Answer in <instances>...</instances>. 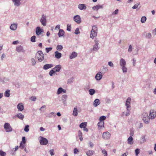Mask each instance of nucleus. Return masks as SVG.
I'll return each instance as SVG.
<instances>
[{
    "label": "nucleus",
    "instance_id": "f257e3e1",
    "mask_svg": "<svg viewBox=\"0 0 156 156\" xmlns=\"http://www.w3.org/2000/svg\"><path fill=\"white\" fill-rule=\"evenodd\" d=\"M131 98L130 97H128L126 101L125 106L126 109V116H129L130 114V111L129 108L130 107V101Z\"/></svg>",
    "mask_w": 156,
    "mask_h": 156
},
{
    "label": "nucleus",
    "instance_id": "f03ea898",
    "mask_svg": "<svg viewBox=\"0 0 156 156\" xmlns=\"http://www.w3.org/2000/svg\"><path fill=\"white\" fill-rule=\"evenodd\" d=\"M98 28L96 26H93L91 31L90 37L93 39L97 35Z\"/></svg>",
    "mask_w": 156,
    "mask_h": 156
},
{
    "label": "nucleus",
    "instance_id": "7ed1b4c3",
    "mask_svg": "<svg viewBox=\"0 0 156 156\" xmlns=\"http://www.w3.org/2000/svg\"><path fill=\"white\" fill-rule=\"evenodd\" d=\"M36 57L39 62H41L44 59V54L41 51H39L36 53Z\"/></svg>",
    "mask_w": 156,
    "mask_h": 156
},
{
    "label": "nucleus",
    "instance_id": "20e7f679",
    "mask_svg": "<svg viewBox=\"0 0 156 156\" xmlns=\"http://www.w3.org/2000/svg\"><path fill=\"white\" fill-rule=\"evenodd\" d=\"M39 140L41 145H46L48 144V141L47 139L43 136H39Z\"/></svg>",
    "mask_w": 156,
    "mask_h": 156
},
{
    "label": "nucleus",
    "instance_id": "39448f33",
    "mask_svg": "<svg viewBox=\"0 0 156 156\" xmlns=\"http://www.w3.org/2000/svg\"><path fill=\"white\" fill-rule=\"evenodd\" d=\"M40 21L42 25L46 26L47 24V20L46 16L44 14H42L41 17L40 19Z\"/></svg>",
    "mask_w": 156,
    "mask_h": 156
},
{
    "label": "nucleus",
    "instance_id": "423d86ee",
    "mask_svg": "<svg viewBox=\"0 0 156 156\" xmlns=\"http://www.w3.org/2000/svg\"><path fill=\"white\" fill-rule=\"evenodd\" d=\"M4 128L7 132H10L12 131V129L10 124L8 123H5L4 125Z\"/></svg>",
    "mask_w": 156,
    "mask_h": 156
},
{
    "label": "nucleus",
    "instance_id": "0eeeda50",
    "mask_svg": "<svg viewBox=\"0 0 156 156\" xmlns=\"http://www.w3.org/2000/svg\"><path fill=\"white\" fill-rule=\"evenodd\" d=\"M156 117V112L153 110H151L150 111L149 117L150 119H153Z\"/></svg>",
    "mask_w": 156,
    "mask_h": 156
},
{
    "label": "nucleus",
    "instance_id": "6e6552de",
    "mask_svg": "<svg viewBox=\"0 0 156 156\" xmlns=\"http://www.w3.org/2000/svg\"><path fill=\"white\" fill-rule=\"evenodd\" d=\"M111 135V134L110 133L107 131L103 133L102 137L105 140H108L110 138Z\"/></svg>",
    "mask_w": 156,
    "mask_h": 156
},
{
    "label": "nucleus",
    "instance_id": "1a4fd4ad",
    "mask_svg": "<svg viewBox=\"0 0 156 156\" xmlns=\"http://www.w3.org/2000/svg\"><path fill=\"white\" fill-rule=\"evenodd\" d=\"M73 20L77 23H80L81 22V18L78 15L75 16L73 17Z\"/></svg>",
    "mask_w": 156,
    "mask_h": 156
},
{
    "label": "nucleus",
    "instance_id": "9d476101",
    "mask_svg": "<svg viewBox=\"0 0 156 156\" xmlns=\"http://www.w3.org/2000/svg\"><path fill=\"white\" fill-rule=\"evenodd\" d=\"M44 32L43 29H41L39 27H36V33L37 35H39L41 34L42 33Z\"/></svg>",
    "mask_w": 156,
    "mask_h": 156
},
{
    "label": "nucleus",
    "instance_id": "9b49d317",
    "mask_svg": "<svg viewBox=\"0 0 156 156\" xmlns=\"http://www.w3.org/2000/svg\"><path fill=\"white\" fill-rule=\"evenodd\" d=\"M102 77L103 75L102 73L101 72H99L96 75L95 78L96 80L98 81L100 80Z\"/></svg>",
    "mask_w": 156,
    "mask_h": 156
},
{
    "label": "nucleus",
    "instance_id": "f8f14e48",
    "mask_svg": "<svg viewBox=\"0 0 156 156\" xmlns=\"http://www.w3.org/2000/svg\"><path fill=\"white\" fill-rule=\"evenodd\" d=\"M16 50L18 53L24 52L23 47L21 45H18L16 46Z\"/></svg>",
    "mask_w": 156,
    "mask_h": 156
},
{
    "label": "nucleus",
    "instance_id": "ddd939ff",
    "mask_svg": "<svg viewBox=\"0 0 156 156\" xmlns=\"http://www.w3.org/2000/svg\"><path fill=\"white\" fill-rule=\"evenodd\" d=\"M78 7L79 9L80 10H85L86 9V5L84 4H80L78 5Z\"/></svg>",
    "mask_w": 156,
    "mask_h": 156
},
{
    "label": "nucleus",
    "instance_id": "4468645a",
    "mask_svg": "<svg viewBox=\"0 0 156 156\" xmlns=\"http://www.w3.org/2000/svg\"><path fill=\"white\" fill-rule=\"evenodd\" d=\"M22 0H12L13 3L15 6H18L21 5L20 1Z\"/></svg>",
    "mask_w": 156,
    "mask_h": 156
},
{
    "label": "nucleus",
    "instance_id": "2eb2a0df",
    "mask_svg": "<svg viewBox=\"0 0 156 156\" xmlns=\"http://www.w3.org/2000/svg\"><path fill=\"white\" fill-rule=\"evenodd\" d=\"M119 64L121 67L126 66V62L124 59L121 58L119 61Z\"/></svg>",
    "mask_w": 156,
    "mask_h": 156
},
{
    "label": "nucleus",
    "instance_id": "dca6fc26",
    "mask_svg": "<svg viewBox=\"0 0 156 156\" xmlns=\"http://www.w3.org/2000/svg\"><path fill=\"white\" fill-rule=\"evenodd\" d=\"M63 92L64 93H66V90L65 89H63L62 87H59L57 90V94H59L62 93Z\"/></svg>",
    "mask_w": 156,
    "mask_h": 156
},
{
    "label": "nucleus",
    "instance_id": "f3484780",
    "mask_svg": "<svg viewBox=\"0 0 156 156\" xmlns=\"http://www.w3.org/2000/svg\"><path fill=\"white\" fill-rule=\"evenodd\" d=\"M53 67V65L52 64H46L43 67L44 70H47Z\"/></svg>",
    "mask_w": 156,
    "mask_h": 156
},
{
    "label": "nucleus",
    "instance_id": "a211bd4d",
    "mask_svg": "<svg viewBox=\"0 0 156 156\" xmlns=\"http://www.w3.org/2000/svg\"><path fill=\"white\" fill-rule=\"evenodd\" d=\"M77 53L75 51H73L69 56V58L70 59L75 58L77 56Z\"/></svg>",
    "mask_w": 156,
    "mask_h": 156
},
{
    "label": "nucleus",
    "instance_id": "6ab92c4d",
    "mask_svg": "<svg viewBox=\"0 0 156 156\" xmlns=\"http://www.w3.org/2000/svg\"><path fill=\"white\" fill-rule=\"evenodd\" d=\"M103 8L102 5H98L93 6L92 8L93 10L97 11L99 9L102 8Z\"/></svg>",
    "mask_w": 156,
    "mask_h": 156
},
{
    "label": "nucleus",
    "instance_id": "aec40b11",
    "mask_svg": "<svg viewBox=\"0 0 156 156\" xmlns=\"http://www.w3.org/2000/svg\"><path fill=\"white\" fill-rule=\"evenodd\" d=\"M17 25L16 23H13L11 25L10 27V29L12 30H16L17 28Z\"/></svg>",
    "mask_w": 156,
    "mask_h": 156
},
{
    "label": "nucleus",
    "instance_id": "412c9836",
    "mask_svg": "<svg viewBox=\"0 0 156 156\" xmlns=\"http://www.w3.org/2000/svg\"><path fill=\"white\" fill-rule=\"evenodd\" d=\"M17 108L19 110L22 111L23 109L24 106L22 103H20L17 105Z\"/></svg>",
    "mask_w": 156,
    "mask_h": 156
},
{
    "label": "nucleus",
    "instance_id": "4be33fe9",
    "mask_svg": "<svg viewBox=\"0 0 156 156\" xmlns=\"http://www.w3.org/2000/svg\"><path fill=\"white\" fill-rule=\"evenodd\" d=\"M55 56L56 58L59 59L61 57L62 54L58 51H56L55 52Z\"/></svg>",
    "mask_w": 156,
    "mask_h": 156
},
{
    "label": "nucleus",
    "instance_id": "5701e85b",
    "mask_svg": "<svg viewBox=\"0 0 156 156\" xmlns=\"http://www.w3.org/2000/svg\"><path fill=\"white\" fill-rule=\"evenodd\" d=\"M100 103V101L98 99H96L94 101L93 105L95 107H96L99 105Z\"/></svg>",
    "mask_w": 156,
    "mask_h": 156
},
{
    "label": "nucleus",
    "instance_id": "b1692460",
    "mask_svg": "<svg viewBox=\"0 0 156 156\" xmlns=\"http://www.w3.org/2000/svg\"><path fill=\"white\" fill-rule=\"evenodd\" d=\"M65 34L64 30L62 29H59L58 35L59 37L63 36Z\"/></svg>",
    "mask_w": 156,
    "mask_h": 156
},
{
    "label": "nucleus",
    "instance_id": "393cba45",
    "mask_svg": "<svg viewBox=\"0 0 156 156\" xmlns=\"http://www.w3.org/2000/svg\"><path fill=\"white\" fill-rule=\"evenodd\" d=\"M77 107L75 106L74 107L73 113V115L75 116H77L78 115Z\"/></svg>",
    "mask_w": 156,
    "mask_h": 156
},
{
    "label": "nucleus",
    "instance_id": "a878e982",
    "mask_svg": "<svg viewBox=\"0 0 156 156\" xmlns=\"http://www.w3.org/2000/svg\"><path fill=\"white\" fill-rule=\"evenodd\" d=\"M78 135L80 141H82L83 140L82 133L81 131L80 130H79L78 131Z\"/></svg>",
    "mask_w": 156,
    "mask_h": 156
},
{
    "label": "nucleus",
    "instance_id": "bb28decb",
    "mask_svg": "<svg viewBox=\"0 0 156 156\" xmlns=\"http://www.w3.org/2000/svg\"><path fill=\"white\" fill-rule=\"evenodd\" d=\"M62 68V66L60 65L56 66L55 67V72H59Z\"/></svg>",
    "mask_w": 156,
    "mask_h": 156
},
{
    "label": "nucleus",
    "instance_id": "cd10ccee",
    "mask_svg": "<svg viewBox=\"0 0 156 156\" xmlns=\"http://www.w3.org/2000/svg\"><path fill=\"white\" fill-rule=\"evenodd\" d=\"M94 153V151L93 150H89L87 152L86 154L87 156H91L93 155Z\"/></svg>",
    "mask_w": 156,
    "mask_h": 156
},
{
    "label": "nucleus",
    "instance_id": "c85d7f7f",
    "mask_svg": "<svg viewBox=\"0 0 156 156\" xmlns=\"http://www.w3.org/2000/svg\"><path fill=\"white\" fill-rule=\"evenodd\" d=\"M16 116L21 120H23L24 118V116L21 113L18 114Z\"/></svg>",
    "mask_w": 156,
    "mask_h": 156
},
{
    "label": "nucleus",
    "instance_id": "c756f323",
    "mask_svg": "<svg viewBox=\"0 0 156 156\" xmlns=\"http://www.w3.org/2000/svg\"><path fill=\"white\" fill-rule=\"evenodd\" d=\"M133 140V138L131 136H130L127 140L128 143L129 144H133L132 141Z\"/></svg>",
    "mask_w": 156,
    "mask_h": 156
},
{
    "label": "nucleus",
    "instance_id": "7c9ffc66",
    "mask_svg": "<svg viewBox=\"0 0 156 156\" xmlns=\"http://www.w3.org/2000/svg\"><path fill=\"white\" fill-rule=\"evenodd\" d=\"M146 33L145 37L147 39H150L151 37V34L150 33H147L145 32L144 33V34Z\"/></svg>",
    "mask_w": 156,
    "mask_h": 156
},
{
    "label": "nucleus",
    "instance_id": "2f4dec72",
    "mask_svg": "<svg viewBox=\"0 0 156 156\" xmlns=\"http://www.w3.org/2000/svg\"><path fill=\"white\" fill-rule=\"evenodd\" d=\"M56 116L55 114L53 112H51L49 114H48L47 116V117L48 118H51L55 116Z\"/></svg>",
    "mask_w": 156,
    "mask_h": 156
},
{
    "label": "nucleus",
    "instance_id": "473e14b6",
    "mask_svg": "<svg viewBox=\"0 0 156 156\" xmlns=\"http://www.w3.org/2000/svg\"><path fill=\"white\" fill-rule=\"evenodd\" d=\"M89 92L90 95H92L95 94V91L94 89H91L89 90Z\"/></svg>",
    "mask_w": 156,
    "mask_h": 156
},
{
    "label": "nucleus",
    "instance_id": "72a5a7b5",
    "mask_svg": "<svg viewBox=\"0 0 156 156\" xmlns=\"http://www.w3.org/2000/svg\"><path fill=\"white\" fill-rule=\"evenodd\" d=\"M150 119L149 117H148L147 118H145L142 119L145 123L148 124L149 122Z\"/></svg>",
    "mask_w": 156,
    "mask_h": 156
},
{
    "label": "nucleus",
    "instance_id": "f704fd0d",
    "mask_svg": "<svg viewBox=\"0 0 156 156\" xmlns=\"http://www.w3.org/2000/svg\"><path fill=\"white\" fill-rule=\"evenodd\" d=\"M10 90H6L4 94V95L6 97H9L10 94L9 93Z\"/></svg>",
    "mask_w": 156,
    "mask_h": 156
},
{
    "label": "nucleus",
    "instance_id": "c9c22d12",
    "mask_svg": "<svg viewBox=\"0 0 156 156\" xmlns=\"http://www.w3.org/2000/svg\"><path fill=\"white\" fill-rule=\"evenodd\" d=\"M87 126V123L85 122H82L81 123L79 126L80 128H84V127H85Z\"/></svg>",
    "mask_w": 156,
    "mask_h": 156
},
{
    "label": "nucleus",
    "instance_id": "e433bc0d",
    "mask_svg": "<svg viewBox=\"0 0 156 156\" xmlns=\"http://www.w3.org/2000/svg\"><path fill=\"white\" fill-rule=\"evenodd\" d=\"M122 69L123 73H126L127 71V69L126 66H122Z\"/></svg>",
    "mask_w": 156,
    "mask_h": 156
},
{
    "label": "nucleus",
    "instance_id": "4c0bfd02",
    "mask_svg": "<svg viewBox=\"0 0 156 156\" xmlns=\"http://www.w3.org/2000/svg\"><path fill=\"white\" fill-rule=\"evenodd\" d=\"M148 117H149V116H148V114L147 113L144 112L143 114L142 115V119H144L145 118H147Z\"/></svg>",
    "mask_w": 156,
    "mask_h": 156
},
{
    "label": "nucleus",
    "instance_id": "58836bf2",
    "mask_svg": "<svg viewBox=\"0 0 156 156\" xmlns=\"http://www.w3.org/2000/svg\"><path fill=\"white\" fill-rule=\"evenodd\" d=\"M146 17L145 16H143L141 17L140 21L142 23H144L146 22Z\"/></svg>",
    "mask_w": 156,
    "mask_h": 156
},
{
    "label": "nucleus",
    "instance_id": "ea45409f",
    "mask_svg": "<svg viewBox=\"0 0 156 156\" xmlns=\"http://www.w3.org/2000/svg\"><path fill=\"white\" fill-rule=\"evenodd\" d=\"M63 48V47L62 45H58L56 47V49L57 50L60 51Z\"/></svg>",
    "mask_w": 156,
    "mask_h": 156
},
{
    "label": "nucleus",
    "instance_id": "a19ab883",
    "mask_svg": "<svg viewBox=\"0 0 156 156\" xmlns=\"http://www.w3.org/2000/svg\"><path fill=\"white\" fill-rule=\"evenodd\" d=\"M146 141V140L145 139V137L144 136H142L141 137V140L140 143L142 144L145 142Z\"/></svg>",
    "mask_w": 156,
    "mask_h": 156
},
{
    "label": "nucleus",
    "instance_id": "79ce46f5",
    "mask_svg": "<svg viewBox=\"0 0 156 156\" xmlns=\"http://www.w3.org/2000/svg\"><path fill=\"white\" fill-rule=\"evenodd\" d=\"M98 127H103L104 126V122H103L100 121L98 122Z\"/></svg>",
    "mask_w": 156,
    "mask_h": 156
},
{
    "label": "nucleus",
    "instance_id": "37998d69",
    "mask_svg": "<svg viewBox=\"0 0 156 156\" xmlns=\"http://www.w3.org/2000/svg\"><path fill=\"white\" fill-rule=\"evenodd\" d=\"M74 81V78L73 77L69 79L67 81L68 84H71Z\"/></svg>",
    "mask_w": 156,
    "mask_h": 156
},
{
    "label": "nucleus",
    "instance_id": "c03bdc74",
    "mask_svg": "<svg viewBox=\"0 0 156 156\" xmlns=\"http://www.w3.org/2000/svg\"><path fill=\"white\" fill-rule=\"evenodd\" d=\"M29 125H27L25 126L24 130L26 132H28L29 131Z\"/></svg>",
    "mask_w": 156,
    "mask_h": 156
},
{
    "label": "nucleus",
    "instance_id": "a18cd8bd",
    "mask_svg": "<svg viewBox=\"0 0 156 156\" xmlns=\"http://www.w3.org/2000/svg\"><path fill=\"white\" fill-rule=\"evenodd\" d=\"M6 155V153L2 150H0V155L1 156H5Z\"/></svg>",
    "mask_w": 156,
    "mask_h": 156
},
{
    "label": "nucleus",
    "instance_id": "49530a36",
    "mask_svg": "<svg viewBox=\"0 0 156 156\" xmlns=\"http://www.w3.org/2000/svg\"><path fill=\"white\" fill-rule=\"evenodd\" d=\"M134 130L133 128H132L130 129V136H132L133 135L134 133Z\"/></svg>",
    "mask_w": 156,
    "mask_h": 156
},
{
    "label": "nucleus",
    "instance_id": "de8ad7c7",
    "mask_svg": "<svg viewBox=\"0 0 156 156\" xmlns=\"http://www.w3.org/2000/svg\"><path fill=\"white\" fill-rule=\"evenodd\" d=\"M36 36H33L30 38V40L32 42H35L36 41Z\"/></svg>",
    "mask_w": 156,
    "mask_h": 156
},
{
    "label": "nucleus",
    "instance_id": "09e8293b",
    "mask_svg": "<svg viewBox=\"0 0 156 156\" xmlns=\"http://www.w3.org/2000/svg\"><path fill=\"white\" fill-rule=\"evenodd\" d=\"M106 119V117L105 116H101L99 118V120L100 121L103 122V121L105 120Z\"/></svg>",
    "mask_w": 156,
    "mask_h": 156
},
{
    "label": "nucleus",
    "instance_id": "8fccbe9b",
    "mask_svg": "<svg viewBox=\"0 0 156 156\" xmlns=\"http://www.w3.org/2000/svg\"><path fill=\"white\" fill-rule=\"evenodd\" d=\"M98 49V45H94L93 48V50L95 51H97Z\"/></svg>",
    "mask_w": 156,
    "mask_h": 156
},
{
    "label": "nucleus",
    "instance_id": "3c124183",
    "mask_svg": "<svg viewBox=\"0 0 156 156\" xmlns=\"http://www.w3.org/2000/svg\"><path fill=\"white\" fill-rule=\"evenodd\" d=\"M31 61L32 65L34 66L36 63V62L35 59L34 58H32L31 59Z\"/></svg>",
    "mask_w": 156,
    "mask_h": 156
},
{
    "label": "nucleus",
    "instance_id": "603ef678",
    "mask_svg": "<svg viewBox=\"0 0 156 156\" xmlns=\"http://www.w3.org/2000/svg\"><path fill=\"white\" fill-rule=\"evenodd\" d=\"M67 96L66 95H63L62 96V101L67 100Z\"/></svg>",
    "mask_w": 156,
    "mask_h": 156
},
{
    "label": "nucleus",
    "instance_id": "864d4df0",
    "mask_svg": "<svg viewBox=\"0 0 156 156\" xmlns=\"http://www.w3.org/2000/svg\"><path fill=\"white\" fill-rule=\"evenodd\" d=\"M52 48L51 47L46 48H45L46 51L47 53H48L50 51H51Z\"/></svg>",
    "mask_w": 156,
    "mask_h": 156
},
{
    "label": "nucleus",
    "instance_id": "5fc2aeb1",
    "mask_svg": "<svg viewBox=\"0 0 156 156\" xmlns=\"http://www.w3.org/2000/svg\"><path fill=\"white\" fill-rule=\"evenodd\" d=\"M128 51L129 53H130L132 51V47L131 45H129Z\"/></svg>",
    "mask_w": 156,
    "mask_h": 156
},
{
    "label": "nucleus",
    "instance_id": "6e6d98bb",
    "mask_svg": "<svg viewBox=\"0 0 156 156\" xmlns=\"http://www.w3.org/2000/svg\"><path fill=\"white\" fill-rule=\"evenodd\" d=\"M102 152L104 154V156H107V151L105 150H102Z\"/></svg>",
    "mask_w": 156,
    "mask_h": 156
},
{
    "label": "nucleus",
    "instance_id": "4d7b16f0",
    "mask_svg": "<svg viewBox=\"0 0 156 156\" xmlns=\"http://www.w3.org/2000/svg\"><path fill=\"white\" fill-rule=\"evenodd\" d=\"M140 5V3H137L134 5L132 7V8L133 9H136L138 7V6Z\"/></svg>",
    "mask_w": 156,
    "mask_h": 156
},
{
    "label": "nucleus",
    "instance_id": "13d9d810",
    "mask_svg": "<svg viewBox=\"0 0 156 156\" xmlns=\"http://www.w3.org/2000/svg\"><path fill=\"white\" fill-rule=\"evenodd\" d=\"M74 33L76 34H78L80 33L79 28H77L76 29Z\"/></svg>",
    "mask_w": 156,
    "mask_h": 156
},
{
    "label": "nucleus",
    "instance_id": "bf43d9fd",
    "mask_svg": "<svg viewBox=\"0 0 156 156\" xmlns=\"http://www.w3.org/2000/svg\"><path fill=\"white\" fill-rule=\"evenodd\" d=\"M55 73V72L53 71V70H51L49 72V74L51 76H52Z\"/></svg>",
    "mask_w": 156,
    "mask_h": 156
},
{
    "label": "nucleus",
    "instance_id": "052dcab7",
    "mask_svg": "<svg viewBox=\"0 0 156 156\" xmlns=\"http://www.w3.org/2000/svg\"><path fill=\"white\" fill-rule=\"evenodd\" d=\"M119 10L117 9L115 10L112 13V14L113 15H115L117 14L118 13Z\"/></svg>",
    "mask_w": 156,
    "mask_h": 156
},
{
    "label": "nucleus",
    "instance_id": "680f3d73",
    "mask_svg": "<svg viewBox=\"0 0 156 156\" xmlns=\"http://www.w3.org/2000/svg\"><path fill=\"white\" fill-rule=\"evenodd\" d=\"M67 30L69 31H70L71 30V25H69L68 24L67 25Z\"/></svg>",
    "mask_w": 156,
    "mask_h": 156
},
{
    "label": "nucleus",
    "instance_id": "e2e57ef3",
    "mask_svg": "<svg viewBox=\"0 0 156 156\" xmlns=\"http://www.w3.org/2000/svg\"><path fill=\"white\" fill-rule=\"evenodd\" d=\"M135 152L136 154V155L137 156V155L140 153V150L139 149L137 148L135 150Z\"/></svg>",
    "mask_w": 156,
    "mask_h": 156
},
{
    "label": "nucleus",
    "instance_id": "0e129e2a",
    "mask_svg": "<svg viewBox=\"0 0 156 156\" xmlns=\"http://www.w3.org/2000/svg\"><path fill=\"white\" fill-rule=\"evenodd\" d=\"M108 65L111 67H112L114 66L113 63L111 61L109 62L108 63Z\"/></svg>",
    "mask_w": 156,
    "mask_h": 156
},
{
    "label": "nucleus",
    "instance_id": "69168bd1",
    "mask_svg": "<svg viewBox=\"0 0 156 156\" xmlns=\"http://www.w3.org/2000/svg\"><path fill=\"white\" fill-rule=\"evenodd\" d=\"M30 99L33 101H35L36 100V98L35 96H32L30 97Z\"/></svg>",
    "mask_w": 156,
    "mask_h": 156
},
{
    "label": "nucleus",
    "instance_id": "338daca9",
    "mask_svg": "<svg viewBox=\"0 0 156 156\" xmlns=\"http://www.w3.org/2000/svg\"><path fill=\"white\" fill-rule=\"evenodd\" d=\"M49 152L51 156L54 155V150L53 149H51L49 151Z\"/></svg>",
    "mask_w": 156,
    "mask_h": 156
},
{
    "label": "nucleus",
    "instance_id": "774afa93",
    "mask_svg": "<svg viewBox=\"0 0 156 156\" xmlns=\"http://www.w3.org/2000/svg\"><path fill=\"white\" fill-rule=\"evenodd\" d=\"M22 141L23 144H25L26 143L25 137L23 136L22 138Z\"/></svg>",
    "mask_w": 156,
    "mask_h": 156
}]
</instances>
